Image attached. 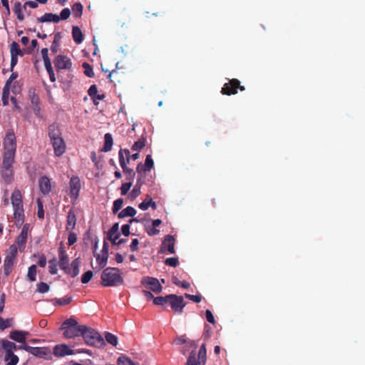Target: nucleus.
<instances>
[{
  "instance_id": "obj_31",
  "label": "nucleus",
  "mask_w": 365,
  "mask_h": 365,
  "mask_svg": "<svg viewBox=\"0 0 365 365\" xmlns=\"http://www.w3.org/2000/svg\"><path fill=\"white\" fill-rule=\"evenodd\" d=\"M23 6L19 1L16 2L14 6V12L16 15L18 20L22 21L24 20V16L23 14Z\"/></svg>"
},
{
  "instance_id": "obj_49",
  "label": "nucleus",
  "mask_w": 365,
  "mask_h": 365,
  "mask_svg": "<svg viewBox=\"0 0 365 365\" xmlns=\"http://www.w3.org/2000/svg\"><path fill=\"white\" fill-rule=\"evenodd\" d=\"M123 203V200L122 198H118L114 201L113 205V214H116L121 209Z\"/></svg>"
},
{
  "instance_id": "obj_47",
  "label": "nucleus",
  "mask_w": 365,
  "mask_h": 365,
  "mask_svg": "<svg viewBox=\"0 0 365 365\" xmlns=\"http://www.w3.org/2000/svg\"><path fill=\"white\" fill-rule=\"evenodd\" d=\"M118 365H135L130 359L124 356L118 357Z\"/></svg>"
},
{
  "instance_id": "obj_27",
  "label": "nucleus",
  "mask_w": 365,
  "mask_h": 365,
  "mask_svg": "<svg viewBox=\"0 0 365 365\" xmlns=\"http://www.w3.org/2000/svg\"><path fill=\"white\" fill-rule=\"evenodd\" d=\"M113 140L110 133H106L104 135V145L101 149L103 152H108L112 149Z\"/></svg>"
},
{
  "instance_id": "obj_24",
  "label": "nucleus",
  "mask_w": 365,
  "mask_h": 365,
  "mask_svg": "<svg viewBox=\"0 0 365 365\" xmlns=\"http://www.w3.org/2000/svg\"><path fill=\"white\" fill-rule=\"evenodd\" d=\"M76 222V217L73 210H70L67 216L66 230L71 231L74 229Z\"/></svg>"
},
{
  "instance_id": "obj_41",
  "label": "nucleus",
  "mask_w": 365,
  "mask_h": 365,
  "mask_svg": "<svg viewBox=\"0 0 365 365\" xmlns=\"http://www.w3.org/2000/svg\"><path fill=\"white\" fill-rule=\"evenodd\" d=\"M72 11L76 17H80L83 12V6L81 3H75L72 6Z\"/></svg>"
},
{
  "instance_id": "obj_10",
  "label": "nucleus",
  "mask_w": 365,
  "mask_h": 365,
  "mask_svg": "<svg viewBox=\"0 0 365 365\" xmlns=\"http://www.w3.org/2000/svg\"><path fill=\"white\" fill-rule=\"evenodd\" d=\"M55 68L57 71L70 69L72 66L71 59L64 55H58L53 60Z\"/></svg>"
},
{
  "instance_id": "obj_63",
  "label": "nucleus",
  "mask_w": 365,
  "mask_h": 365,
  "mask_svg": "<svg viewBox=\"0 0 365 365\" xmlns=\"http://www.w3.org/2000/svg\"><path fill=\"white\" fill-rule=\"evenodd\" d=\"M83 68H85L84 73L88 77H91V66L87 62H84L82 64Z\"/></svg>"
},
{
  "instance_id": "obj_19",
  "label": "nucleus",
  "mask_w": 365,
  "mask_h": 365,
  "mask_svg": "<svg viewBox=\"0 0 365 365\" xmlns=\"http://www.w3.org/2000/svg\"><path fill=\"white\" fill-rule=\"evenodd\" d=\"M61 21V18H59L58 15L52 14V13H45L41 17L37 18V21L44 23V22H53L58 23Z\"/></svg>"
},
{
  "instance_id": "obj_11",
  "label": "nucleus",
  "mask_w": 365,
  "mask_h": 365,
  "mask_svg": "<svg viewBox=\"0 0 365 365\" xmlns=\"http://www.w3.org/2000/svg\"><path fill=\"white\" fill-rule=\"evenodd\" d=\"M70 195L76 200L79 195L81 189V181L78 177L73 176L71 178L69 182Z\"/></svg>"
},
{
  "instance_id": "obj_61",
  "label": "nucleus",
  "mask_w": 365,
  "mask_h": 365,
  "mask_svg": "<svg viewBox=\"0 0 365 365\" xmlns=\"http://www.w3.org/2000/svg\"><path fill=\"white\" fill-rule=\"evenodd\" d=\"M205 317L208 322L215 324V317L212 313V312L209 309H207L205 311Z\"/></svg>"
},
{
  "instance_id": "obj_6",
  "label": "nucleus",
  "mask_w": 365,
  "mask_h": 365,
  "mask_svg": "<svg viewBox=\"0 0 365 365\" xmlns=\"http://www.w3.org/2000/svg\"><path fill=\"white\" fill-rule=\"evenodd\" d=\"M19 348L39 358L44 359L51 358V351L46 347H32L26 344H23L21 345Z\"/></svg>"
},
{
  "instance_id": "obj_38",
  "label": "nucleus",
  "mask_w": 365,
  "mask_h": 365,
  "mask_svg": "<svg viewBox=\"0 0 365 365\" xmlns=\"http://www.w3.org/2000/svg\"><path fill=\"white\" fill-rule=\"evenodd\" d=\"M9 93H10V88L4 86L3 91H2V97H1L2 104L4 106H6L9 104Z\"/></svg>"
},
{
  "instance_id": "obj_62",
  "label": "nucleus",
  "mask_w": 365,
  "mask_h": 365,
  "mask_svg": "<svg viewBox=\"0 0 365 365\" xmlns=\"http://www.w3.org/2000/svg\"><path fill=\"white\" fill-rule=\"evenodd\" d=\"M11 72L12 73H11L10 77L6 81V84H5V86H7V87H9V88H10V85L12 83V81H14L15 79H16L18 78V76H19L18 73L14 72V71H11Z\"/></svg>"
},
{
  "instance_id": "obj_32",
  "label": "nucleus",
  "mask_w": 365,
  "mask_h": 365,
  "mask_svg": "<svg viewBox=\"0 0 365 365\" xmlns=\"http://www.w3.org/2000/svg\"><path fill=\"white\" fill-rule=\"evenodd\" d=\"M14 259L6 257L4 264V272L5 275L8 276L12 271Z\"/></svg>"
},
{
  "instance_id": "obj_64",
  "label": "nucleus",
  "mask_w": 365,
  "mask_h": 365,
  "mask_svg": "<svg viewBox=\"0 0 365 365\" xmlns=\"http://www.w3.org/2000/svg\"><path fill=\"white\" fill-rule=\"evenodd\" d=\"M77 240L76 235L73 232H70L68 237V245H73Z\"/></svg>"
},
{
  "instance_id": "obj_5",
  "label": "nucleus",
  "mask_w": 365,
  "mask_h": 365,
  "mask_svg": "<svg viewBox=\"0 0 365 365\" xmlns=\"http://www.w3.org/2000/svg\"><path fill=\"white\" fill-rule=\"evenodd\" d=\"M167 298H168V303L170 304L173 312L177 313L182 312L187 303L184 301L182 296L170 294L167 295Z\"/></svg>"
},
{
  "instance_id": "obj_15",
  "label": "nucleus",
  "mask_w": 365,
  "mask_h": 365,
  "mask_svg": "<svg viewBox=\"0 0 365 365\" xmlns=\"http://www.w3.org/2000/svg\"><path fill=\"white\" fill-rule=\"evenodd\" d=\"M53 354L56 356L62 357L66 355L73 354V351L66 344L56 345L53 349Z\"/></svg>"
},
{
  "instance_id": "obj_43",
  "label": "nucleus",
  "mask_w": 365,
  "mask_h": 365,
  "mask_svg": "<svg viewBox=\"0 0 365 365\" xmlns=\"http://www.w3.org/2000/svg\"><path fill=\"white\" fill-rule=\"evenodd\" d=\"M122 169L123 173L126 175L127 180H128L130 182H132L135 176V173L133 170L128 168L127 165L122 167Z\"/></svg>"
},
{
  "instance_id": "obj_54",
  "label": "nucleus",
  "mask_w": 365,
  "mask_h": 365,
  "mask_svg": "<svg viewBox=\"0 0 365 365\" xmlns=\"http://www.w3.org/2000/svg\"><path fill=\"white\" fill-rule=\"evenodd\" d=\"M133 185L132 182H125L121 185L120 192L122 195H125L128 193V190Z\"/></svg>"
},
{
  "instance_id": "obj_42",
  "label": "nucleus",
  "mask_w": 365,
  "mask_h": 365,
  "mask_svg": "<svg viewBox=\"0 0 365 365\" xmlns=\"http://www.w3.org/2000/svg\"><path fill=\"white\" fill-rule=\"evenodd\" d=\"M105 338L106 341L111 345L115 346L118 344V337L115 335L110 332H106Z\"/></svg>"
},
{
  "instance_id": "obj_23",
  "label": "nucleus",
  "mask_w": 365,
  "mask_h": 365,
  "mask_svg": "<svg viewBox=\"0 0 365 365\" xmlns=\"http://www.w3.org/2000/svg\"><path fill=\"white\" fill-rule=\"evenodd\" d=\"M120 167L127 165L130 161V151L128 149H120L118 153Z\"/></svg>"
},
{
  "instance_id": "obj_40",
  "label": "nucleus",
  "mask_w": 365,
  "mask_h": 365,
  "mask_svg": "<svg viewBox=\"0 0 365 365\" xmlns=\"http://www.w3.org/2000/svg\"><path fill=\"white\" fill-rule=\"evenodd\" d=\"M187 365H202V361H197L195 353L192 351L187 359Z\"/></svg>"
},
{
  "instance_id": "obj_33",
  "label": "nucleus",
  "mask_w": 365,
  "mask_h": 365,
  "mask_svg": "<svg viewBox=\"0 0 365 365\" xmlns=\"http://www.w3.org/2000/svg\"><path fill=\"white\" fill-rule=\"evenodd\" d=\"M10 53L11 56H24V52L21 50L19 43L16 41H13L10 45Z\"/></svg>"
},
{
  "instance_id": "obj_28",
  "label": "nucleus",
  "mask_w": 365,
  "mask_h": 365,
  "mask_svg": "<svg viewBox=\"0 0 365 365\" xmlns=\"http://www.w3.org/2000/svg\"><path fill=\"white\" fill-rule=\"evenodd\" d=\"M72 36L73 41L76 43H81L83 40V35L80 28L77 26H74L72 28Z\"/></svg>"
},
{
  "instance_id": "obj_34",
  "label": "nucleus",
  "mask_w": 365,
  "mask_h": 365,
  "mask_svg": "<svg viewBox=\"0 0 365 365\" xmlns=\"http://www.w3.org/2000/svg\"><path fill=\"white\" fill-rule=\"evenodd\" d=\"M14 215L16 223L21 225L24 222V208L14 209Z\"/></svg>"
},
{
  "instance_id": "obj_39",
  "label": "nucleus",
  "mask_w": 365,
  "mask_h": 365,
  "mask_svg": "<svg viewBox=\"0 0 365 365\" xmlns=\"http://www.w3.org/2000/svg\"><path fill=\"white\" fill-rule=\"evenodd\" d=\"M118 230H119V224L118 222L113 224L107 234V237H112V236L120 237V234Z\"/></svg>"
},
{
  "instance_id": "obj_45",
  "label": "nucleus",
  "mask_w": 365,
  "mask_h": 365,
  "mask_svg": "<svg viewBox=\"0 0 365 365\" xmlns=\"http://www.w3.org/2000/svg\"><path fill=\"white\" fill-rule=\"evenodd\" d=\"M36 266L33 264L29 267L28 270V277L31 282L36 281Z\"/></svg>"
},
{
  "instance_id": "obj_35",
  "label": "nucleus",
  "mask_w": 365,
  "mask_h": 365,
  "mask_svg": "<svg viewBox=\"0 0 365 365\" xmlns=\"http://www.w3.org/2000/svg\"><path fill=\"white\" fill-rule=\"evenodd\" d=\"M27 238L28 235L21 233H20V235L17 237L16 240V243L17 244L20 250L25 248Z\"/></svg>"
},
{
  "instance_id": "obj_44",
  "label": "nucleus",
  "mask_w": 365,
  "mask_h": 365,
  "mask_svg": "<svg viewBox=\"0 0 365 365\" xmlns=\"http://www.w3.org/2000/svg\"><path fill=\"white\" fill-rule=\"evenodd\" d=\"M198 360L202 361V365H205L206 361V347L205 344H202L198 352Z\"/></svg>"
},
{
  "instance_id": "obj_56",
  "label": "nucleus",
  "mask_w": 365,
  "mask_h": 365,
  "mask_svg": "<svg viewBox=\"0 0 365 365\" xmlns=\"http://www.w3.org/2000/svg\"><path fill=\"white\" fill-rule=\"evenodd\" d=\"M185 296L186 298L192 300V302H194L195 303H199L202 300V296L200 294L192 295V294H185Z\"/></svg>"
},
{
  "instance_id": "obj_55",
  "label": "nucleus",
  "mask_w": 365,
  "mask_h": 365,
  "mask_svg": "<svg viewBox=\"0 0 365 365\" xmlns=\"http://www.w3.org/2000/svg\"><path fill=\"white\" fill-rule=\"evenodd\" d=\"M71 15V10L68 8L63 9L61 14L59 18H61V20H66L69 18Z\"/></svg>"
},
{
  "instance_id": "obj_52",
  "label": "nucleus",
  "mask_w": 365,
  "mask_h": 365,
  "mask_svg": "<svg viewBox=\"0 0 365 365\" xmlns=\"http://www.w3.org/2000/svg\"><path fill=\"white\" fill-rule=\"evenodd\" d=\"M168 298H167V295L165 297H157L153 299V303L155 305L163 306L165 304H168Z\"/></svg>"
},
{
  "instance_id": "obj_30",
  "label": "nucleus",
  "mask_w": 365,
  "mask_h": 365,
  "mask_svg": "<svg viewBox=\"0 0 365 365\" xmlns=\"http://www.w3.org/2000/svg\"><path fill=\"white\" fill-rule=\"evenodd\" d=\"M136 214V210L131 206H128L118 213V218H124L125 217H133Z\"/></svg>"
},
{
  "instance_id": "obj_14",
  "label": "nucleus",
  "mask_w": 365,
  "mask_h": 365,
  "mask_svg": "<svg viewBox=\"0 0 365 365\" xmlns=\"http://www.w3.org/2000/svg\"><path fill=\"white\" fill-rule=\"evenodd\" d=\"M38 186L40 191L43 195L48 194L51 190V181L47 176H43L38 179Z\"/></svg>"
},
{
  "instance_id": "obj_1",
  "label": "nucleus",
  "mask_w": 365,
  "mask_h": 365,
  "mask_svg": "<svg viewBox=\"0 0 365 365\" xmlns=\"http://www.w3.org/2000/svg\"><path fill=\"white\" fill-rule=\"evenodd\" d=\"M63 331V336L66 339H72L82 336L87 344H91V331L85 325H80L73 317L65 320L61 327Z\"/></svg>"
},
{
  "instance_id": "obj_7",
  "label": "nucleus",
  "mask_w": 365,
  "mask_h": 365,
  "mask_svg": "<svg viewBox=\"0 0 365 365\" xmlns=\"http://www.w3.org/2000/svg\"><path fill=\"white\" fill-rule=\"evenodd\" d=\"M4 153L15 154L16 143V136L13 130H9L4 139Z\"/></svg>"
},
{
  "instance_id": "obj_50",
  "label": "nucleus",
  "mask_w": 365,
  "mask_h": 365,
  "mask_svg": "<svg viewBox=\"0 0 365 365\" xmlns=\"http://www.w3.org/2000/svg\"><path fill=\"white\" fill-rule=\"evenodd\" d=\"M165 264L168 266L176 267L179 264V260L178 257H169L165 260Z\"/></svg>"
},
{
  "instance_id": "obj_4",
  "label": "nucleus",
  "mask_w": 365,
  "mask_h": 365,
  "mask_svg": "<svg viewBox=\"0 0 365 365\" xmlns=\"http://www.w3.org/2000/svg\"><path fill=\"white\" fill-rule=\"evenodd\" d=\"M237 89L243 91L245 90V88L243 86H240V82L238 79L232 78L224 84L221 93L227 96L235 95L237 93Z\"/></svg>"
},
{
  "instance_id": "obj_16",
  "label": "nucleus",
  "mask_w": 365,
  "mask_h": 365,
  "mask_svg": "<svg viewBox=\"0 0 365 365\" xmlns=\"http://www.w3.org/2000/svg\"><path fill=\"white\" fill-rule=\"evenodd\" d=\"M154 166V162L150 155H148L145 158V165L139 163L137 166V172L140 173L142 172L146 173L150 171Z\"/></svg>"
},
{
  "instance_id": "obj_48",
  "label": "nucleus",
  "mask_w": 365,
  "mask_h": 365,
  "mask_svg": "<svg viewBox=\"0 0 365 365\" xmlns=\"http://www.w3.org/2000/svg\"><path fill=\"white\" fill-rule=\"evenodd\" d=\"M49 272L51 274H56L57 273V262L56 259L49 260L48 262Z\"/></svg>"
},
{
  "instance_id": "obj_29",
  "label": "nucleus",
  "mask_w": 365,
  "mask_h": 365,
  "mask_svg": "<svg viewBox=\"0 0 365 365\" xmlns=\"http://www.w3.org/2000/svg\"><path fill=\"white\" fill-rule=\"evenodd\" d=\"M1 346L5 352L14 353V351L17 350V349H20V346H18L14 342L8 340H3L1 342Z\"/></svg>"
},
{
  "instance_id": "obj_8",
  "label": "nucleus",
  "mask_w": 365,
  "mask_h": 365,
  "mask_svg": "<svg viewBox=\"0 0 365 365\" xmlns=\"http://www.w3.org/2000/svg\"><path fill=\"white\" fill-rule=\"evenodd\" d=\"M141 283L146 288L149 289L155 294H159L163 290V287L157 278L145 277L142 279Z\"/></svg>"
},
{
  "instance_id": "obj_3",
  "label": "nucleus",
  "mask_w": 365,
  "mask_h": 365,
  "mask_svg": "<svg viewBox=\"0 0 365 365\" xmlns=\"http://www.w3.org/2000/svg\"><path fill=\"white\" fill-rule=\"evenodd\" d=\"M79 259H74L69 265V259L66 251L62 247L59 248V267L66 274L72 277L77 276L79 273Z\"/></svg>"
},
{
  "instance_id": "obj_37",
  "label": "nucleus",
  "mask_w": 365,
  "mask_h": 365,
  "mask_svg": "<svg viewBox=\"0 0 365 365\" xmlns=\"http://www.w3.org/2000/svg\"><path fill=\"white\" fill-rule=\"evenodd\" d=\"M98 89L96 85L93 84V103L96 105H98L97 100H103L105 98L104 94H98Z\"/></svg>"
},
{
  "instance_id": "obj_53",
  "label": "nucleus",
  "mask_w": 365,
  "mask_h": 365,
  "mask_svg": "<svg viewBox=\"0 0 365 365\" xmlns=\"http://www.w3.org/2000/svg\"><path fill=\"white\" fill-rule=\"evenodd\" d=\"M49 285L46 282H40L37 285V290L40 293H46L49 290Z\"/></svg>"
},
{
  "instance_id": "obj_60",
  "label": "nucleus",
  "mask_w": 365,
  "mask_h": 365,
  "mask_svg": "<svg viewBox=\"0 0 365 365\" xmlns=\"http://www.w3.org/2000/svg\"><path fill=\"white\" fill-rule=\"evenodd\" d=\"M58 48H59V42H58V40L57 38V36H55L53 41L52 45L51 46V51L53 53H57V51H58Z\"/></svg>"
},
{
  "instance_id": "obj_36",
  "label": "nucleus",
  "mask_w": 365,
  "mask_h": 365,
  "mask_svg": "<svg viewBox=\"0 0 365 365\" xmlns=\"http://www.w3.org/2000/svg\"><path fill=\"white\" fill-rule=\"evenodd\" d=\"M145 142L146 139L142 137L134 143L131 149L134 151L138 152L145 147Z\"/></svg>"
},
{
  "instance_id": "obj_2",
  "label": "nucleus",
  "mask_w": 365,
  "mask_h": 365,
  "mask_svg": "<svg viewBox=\"0 0 365 365\" xmlns=\"http://www.w3.org/2000/svg\"><path fill=\"white\" fill-rule=\"evenodd\" d=\"M101 285L103 287H118L123 283L120 269L115 267H107L101 273Z\"/></svg>"
},
{
  "instance_id": "obj_13",
  "label": "nucleus",
  "mask_w": 365,
  "mask_h": 365,
  "mask_svg": "<svg viewBox=\"0 0 365 365\" xmlns=\"http://www.w3.org/2000/svg\"><path fill=\"white\" fill-rule=\"evenodd\" d=\"M53 145L54 153L56 156H61L66 150V144L62 138H56L55 140H51Z\"/></svg>"
},
{
  "instance_id": "obj_9",
  "label": "nucleus",
  "mask_w": 365,
  "mask_h": 365,
  "mask_svg": "<svg viewBox=\"0 0 365 365\" xmlns=\"http://www.w3.org/2000/svg\"><path fill=\"white\" fill-rule=\"evenodd\" d=\"M108 248H109L108 243L106 242V241H104L103 249L101 250V254H98L96 256L97 268L98 270L103 269L107 264L108 258Z\"/></svg>"
},
{
  "instance_id": "obj_12",
  "label": "nucleus",
  "mask_w": 365,
  "mask_h": 365,
  "mask_svg": "<svg viewBox=\"0 0 365 365\" xmlns=\"http://www.w3.org/2000/svg\"><path fill=\"white\" fill-rule=\"evenodd\" d=\"M168 251L170 254H175V238L170 235H168L165 237L164 240L162 242L161 251Z\"/></svg>"
},
{
  "instance_id": "obj_18",
  "label": "nucleus",
  "mask_w": 365,
  "mask_h": 365,
  "mask_svg": "<svg viewBox=\"0 0 365 365\" xmlns=\"http://www.w3.org/2000/svg\"><path fill=\"white\" fill-rule=\"evenodd\" d=\"M14 157L15 154L4 153L1 169H14Z\"/></svg>"
},
{
  "instance_id": "obj_17",
  "label": "nucleus",
  "mask_w": 365,
  "mask_h": 365,
  "mask_svg": "<svg viewBox=\"0 0 365 365\" xmlns=\"http://www.w3.org/2000/svg\"><path fill=\"white\" fill-rule=\"evenodd\" d=\"M11 200L14 209L23 208L22 196L19 190H14Z\"/></svg>"
},
{
  "instance_id": "obj_25",
  "label": "nucleus",
  "mask_w": 365,
  "mask_h": 365,
  "mask_svg": "<svg viewBox=\"0 0 365 365\" xmlns=\"http://www.w3.org/2000/svg\"><path fill=\"white\" fill-rule=\"evenodd\" d=\"M106 346L103 336L96 331L93 329V346L101 348Z\"/></svg>"
},
{
  "instance_id": "obj_46",
  "label": "nucleus",
  "mask_w": 365,
  "mask_h": 365,
  "mask_svg": "<svg viewBox=\"0 0 365 365\" xmlns=\"http://www.w3.org/2000/svg\"><path fill=\"white\" fill-rule=\"evenodd\" d=\"M119 75H120V72L118 71L113 70L108 74V78H109L110 82H115V81L120 82V79Z\"/></svg>"
},
{
  "instance_id": "obj_51",
  "label": "nucleus",
  "mask_w": 365,
  "mask_h": 365,
  "mask_svg": "<svg viewBox=\"0 0 365 365\" xmlns=\"http://www.w3.org/2000/svg\"><path fill=\"white\" fill-rule=\"evenodd\" d=\"M72 301V298L71 297H65L61 299H57L56 300L55 304H58L59 306H65L71 303Z\"/></svg>"
},
{
  "instance_id": "obj_26",
  "label": "nucleus",
  "mask_w": 365,
  "mask_h": 365,
  "mask_svg": "<svg viewBox=\"0 0 365 365\" xmlns=\"http://www.w3.org/2000/svg\"><path fill=\"white\" fill-rule=\"evenodd\" d=\"M4 361L6 365H16L19 362V357L13 352H5Z\"/></svg>"
},
{
  "instance_id": "obj_59",
  "label": "nucleus",
  "mask_w": 365,
  "mask_h": 365,
  "mask_svg": "<svg viewBox=\"0 0 365 365\" xmlns=\"http://www.w3.org/2000/svg\"><path fill=\"white\" fill-rule=\"evenodd\" d=\"M10 319H4L2 317H0V329L4 330L6 328H8L10 327Z\"/></svg>"
},
{
  "instance_id": "obj_20",
  "label": "nucleus",
  "mask_w": 365,
  "mask_h": 365,
  "mask_svg": "<svg viewBox=\"0 0 365 365\" xmlns=\"http://www.w3.org/2000/svg\"><path fill=\"white\" fill-rule=\"evenodd\" d=\"M27 334L26 331L14 330L11 331L9 337L19 343H25Z\"/></svg>"
},
{
  "instance_id": "obj_22",
  "label": "nucleus",
  "mask_w": 365,
  "mask_h": 365,
  "mask_svg": "<svg viewBox=\"0 0 365 365\" xmlns=\"http://www.w3.org/2000/svg\"><path fill=\"white\" fill-rule=\"evenodd\" d=\"M48 136L51 140L62 138L60 128L57 124H52L48 127Z\"/></svg>"
},
{
  "instance_id": "obj_57",
  "label": "nucleus",
  "mask_w": 365,
  "mask_h": 365,
  "mask_svg": "<svg viewBox=\"0 0 365 365\" xmlns=\"http://www.w3.org/2000/svg\"><path fill=\"white\" fill-rule=\"evenodd\" d=\"M17 255V247L15 245H12L9 247V255H8L7 257H11V259H15Z\"/></svg>"
},
{
  "instance_id": "obj_21",
  "label": "nucleus",
  "mask_w": 365,
  "mask_h": 365,
  "mask_svg": "<svg viewBox=\"0 0 365 365\" xmlns=\"http://www.w3.org/2000/svg\"><path fill=\"white\" fill-rule=\"evenodd\" d=\"M1 176L6 184H11L14 180V169H1Z\"/></svg>"
},
{
  "instance_id": "obj_58",
  "label": "nucleus",
  "mask_w": 365,
  "mask_h": 365,
  "mask_svg": "<svg viewBox=\"0 0 365 365\" xmlns=\"http://www.w3.org/2000/svg\"><path fill=\"white\" fill-rule=\"evenodd\" d=\"M91 279V270H88L86 272L82 277H81V282L83 284L88 283Z\"/></svg>"
}]
</instances>
